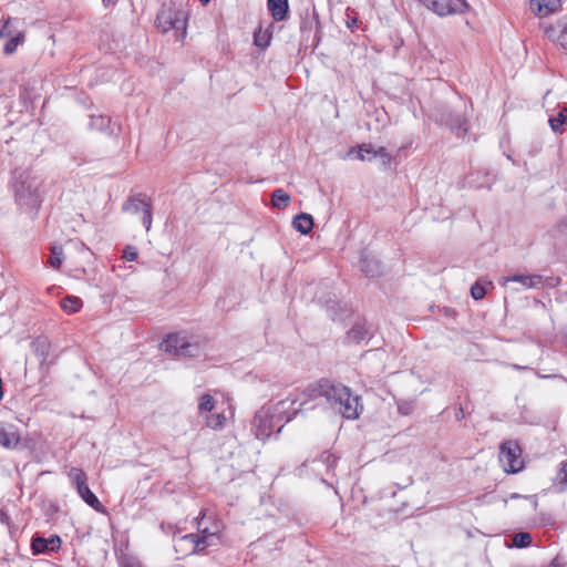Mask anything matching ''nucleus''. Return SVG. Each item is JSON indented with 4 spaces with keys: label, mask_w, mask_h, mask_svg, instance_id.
<instances>
[{
    "label": "nucleus",
    "mask_w": 567,
    "mask_h": 567,
    "mask_svg": "<svg viewBox=\"0 0 567 567\" xmlns=\"http://www.w3.org/2000/svg\"><path fill=\"white\" fill-rule=\"evenodd\" d=\"M224 524L217 518L215 513L210 511L202 512V516L197 519V534H187L183 536L178 545L185 546L190 554L200 553L209 546H216L219 543Z\"/></svg>",
    "instance_id": "nucleus-1"
},
{
    "label": "nucleus",
    "mask_w": 567,
    "mask_h": 567,
    "mask_svg": "<svg viewBox=\"0 0 567 567\" xmlns=\"http://www.w3.org/2000/svg\"><path fill=\"white\" fill-rule=\"evenodd\" d=\"M295 402L289 400H281L274 405L262 406L255 415V434L259 440L268 439L276 426L278 431L281 430L280 422H289L296 414L297 410L292 409Z\"/></svg>",
    "instance_id": "nucleus-2"
},
{
    "label": "nucleus",
    "mask_w": 567,
    "mask_h": 567,
    "mask_svg": "<svg viewBox=\"0 0 567 567\" xmlns=\"http://www.w3.org/2000/svg\"><path fill=\"white\" fill-rule=\"evenodd\" d=\"M326 392V401L331 408L348 420H357L363 406L360 403V396L353 394L352 391L343 384H334L329 382Z\"/></svg>",
    "instance_id": "nucleus-3"
},
{
    "label": "nucleus",
    "mask_w": 567,
    "mask_h": 567,
    "mask_svg": "<svg viewBox=\"0 0 567 567\" xmlns=\"http://www.w3.org/2000/svg\"><path fill=\"white\" fill-rule=\"evenodd\" d=\"M39 182L29 172H22L16 177L14 192L20 206L34 209L40 205Z\"/></svg>",
    "instance_id": "nucleus-4"
},
{
    "label": "nucleus",
    "mask_w": 567,
    "mask_h": 567,
    "mask_svg": "<svg viewBox=\"0 0 567 567\" xmlns=\"http://www.w3.org/2000/svg\"><path fill=\"white\" fill-rule=\"evenodd\" d=\"M329 381H320L318 383H312L308 385L301 394L297 399H288L289 401H292L298 403V408H296L298 411L303 410H310L315 408L316 405H319V401L322 399L326 400V392H328ZM295 409V405L292 406Z\"/></svg>",
    "instance_id": "nucleus-5"
},
{
    "label": "nucleus",
    "mask_w": 567,
    "mask_h": 567,
    "mask_svg": "<svg viewBox=\"0 0 567 567\" xmlns=\"http://www.w3.org/2000/svg\"><path fill=\"white\" fill-rule=\"evenodd\" d=\"M499 462L506 473H518L524 467L522 450L514 441L505 442L501 446Z\"/></svg>",
    "instance_id": "nucleus-6"
},
{
    "label": "nucleus",
    "mask_w": 567,
    "mask_h": 567,
    "mask_svg": "<svg viewBox=\"0 0 567 567\" xmlns=\"http://www.w3.org/2000/svg\"><path fill=\"white\" fill-rule=\"evenodd\" d=\"M157 28L166 33L171 30L182 31L184 37L186 32V14L183 11L173 8H163L156 18Z\"/></svg>",
    "instance_id": "nucleus-7"
},
{
    "label": "nucleus",
    "mask_w": 567,
    "mask_h": 567,
    "mask_svg": "<svg viewBox=\"0 0 567 567\" xmlns=\"http://www.w3.org/2000/svg\"><path fill=\"white\" fill-rule=\"evenodd\" d=\"M161 350L173 355L188 357L194 355L196 347L190 344L186 337L173 333L161 343Z\"/></svg>",
    "instance_id": "nucleus-8"
},
{
    "label": "nucleus",
    "mask_w": 567,
    "mask_h": 567,
    "mask_svg": "<svg viewBox=\"0 0 567 567\" xmlns=\"http://www.w3.org/2000/svg\"><path fill=\"white\" fill-rule=\"evenodd\" d=\"M424 3L440 17L462 13L467 8L465 0H424Z\"/></svg>",
    "instance_id": "nucleus-9"
},
{
    "label": "nucleus",
    "mask_w": 567,
    "mask_h": 567,
    "mask_svg": "<svg viewBox=\"0 0 567 567\" xmlns=\"http://www.w3.org/2000/svg\"><path fill=\"white\" fill-rule=\"evenodd\" d=\"M348 156H354L360 161H371L373 157H381L384 164L389 163L391 159L390 154L384 147L375 150L371 144H362L358 148H351L348 152Z\"/></svg>",
    "instance_id": "nucleus-10"
},
{
    "label": "nucleus",
    "mask_w": 567,
    "mask_h": 567,
    "mask_svg": "<svg viewBox=\"0 0 567 567\" xmlns=\"http://www.w3.org/2000/svg\"><path fill=\"white\" fill-rule=\"evenodd\" d=\"M21 441V434L14 424L0 422V446L14 450Z\"/></svg>",
    "instance_id": "nucleus-11"
},
{
    "label": "nucleus",
    "mask_w": 567,
    "mask_h": 567,
    "mask_svg": "<svg viewBox=\"0 0 567 567\" xmlns=\"http://www.w3.org/2000/svg\"><path fill=\"white\" fill-rule=\"evenodd\" d=\"M545 33L550 41L567 51V16L547 28Z\"/></svg>",
    "instance_id": "nucleus-12"
},
{
    "label": "nucleus",
    "mask_w": 567,
    "mask_h": 567,
    "mask_svg": "<svg viewBox=\"0 0 567 567\" xmlns=\"http://www.w3.org/2000/svg\"><path fill=\"white\" fill-rule=\"evenodd\" d=\"M560 4L561 0H529V9L538 18L555 13Z\"/></svg>",
    "instance_id": "nucleus-13"
},
{
    "label": "nucleus",
    "mask_w": 567,
    "mask_h": 567,
    "mask_svg": "<svg viewBox=\"0 0 567 567\" xmlns=\"http://www.w3.org/2000/svg\"><path fill=\"white\" fill-rule=\"evenodd\" d=\"M509 282H518L525 289L539 288L543 285V277L540 275H523L517 274L508 277H503L501 280L502 286Z\"/></svg>",
    "instance_id": "nucleus-14"
},
{
    "label": "nucleus",
    "mask_w": 567,
    "mask_h": 567,
    "mask_svg": "<svg viewBox=\"0 0 567 567\" xmlns=\"http://www.w3.org/2000/svg\"><path fill=\"white\" fill-rule=\"evenodd\" d=\"M61 547V539L58 536H51L49 538L33 537L31 548L33 554L53 553L59 550Z\"/></svg>",
    "instance_id": "nucleus-15"
},
{
    "label": "nucleus",
    "mask_w": 567,
    "mask_h": 567,
    "mask_svg": "<svg viewBox=\"0 0 567 567\" xmlns=\"http://www.w3.org/2000/svg\"><path fill=\"white\" fill-rule=\"evenodd\" d=\"M81 498L92 508H94L97 512L103 513L104 507L102 506L99 498L95 496V494L90 489L87 484H84L83 486H79L76 489Z\"/></svg>",
    "instance_id": "nucleus-16"
},
{
    "label": "nucleus",
    "mask_w": 567,
    "mask_h": 567,
    "mask_svg": "<svg viewBox=\"0 0 567 567\" xmlns=\"http://www.w3.org/2000/svg\"><path fill=\"white\" fill-rule=\"evenodd\" d=\"M268 9L276 21H282L288 11V0H268Z\"/></svg>",
    "instance_id": "nucleus-17"
},
{
    "label": "nucleus",
    "mask_w": 567,
    "mask_h": 567,
    "mask_svg": "<svg viewBox=\"0 0 567 567\" xmlns=\"http://www.w3.org/2000/svg\"><path fill=\"white\" fill-rule=\"evenodd\" d=\"M206 426L212 430H220L227 422V416L224 411H213L203 417Z\"/></svg>",
    "instance_id": "nucleus-18"
},
{
    "label": "nucleus",
    "mask_w": 567,
    "mask_h": 567,
    "mask_svg": "<svg viewBox=\"0 0 567 567\" xmlns=\"http://www.w3.org/2000/svg\"><path fill=\"white\" fill-rule=\"evenodd\" d=\"M361 269L368 277H375L380 274L381 265L373 256H364L361 259Z\"/></svg>",
    "instance_id": "nucleus-19"
},
{
    "label": "nucleus",
    "mask_w": 567,
    "mask_h": 567,
    "mask_svg": "<svg viewBox=\"0 0 567 567\" xmlns=\"http://www.w3.org/2000/svg\"><path fill=\"white\" fill-rule=\"evenodd\" d=\"M293 227L301 234H308L313 227V219L310 215L301 213L293 218Z\"/></svg>",
    "instance_id": "nucleus-20"
},
{
    "label": "nucleus",
    "mask_w": 567,
    "mask_h": 567,
    "mask_svg": "<svg viewBox=\"0 0 567 567\" xmlns=\"http://www.w3.org/2000/svg\"><path fill=\"white\" fill-rule=\"evenodd\" d=\"M150 206H152L150 199L146 197L137 196L128 200L125 209L133 214H142V212L147 209Z\"/></svg>",
    "instance_id": "nucleus-21"
},
{
    "label": "nucleus",
    "mask_w": 567,
    "mask_h": 567,
    "mask_svg": "<svg viewBox=\"0 0 567 567\" xmlns=\"http://www.w3.org/2000/svg\"><path fill=\"white\" fill-rule=\"evenodd\" d=\"M216 409V401L214 398L206 393L199 398L198 401V413L202 417L213 412Z\"/></svg>",
    "instance_id": "nucleus-22"
},
{
    "label": "nucleus",
    "mask_w": 567,
    "mask_h": 567,
    "mask_svg": "<svg viewBox=\"0 0 567 567\" xmlns=\"http://www.w3.org/2000/svg\"><path fill=\"white\" fill-rule=\"evenodd\" d=\"M290 203V196L281 188H277L271 194V204L278 209H282Z\"/></svg>",
    "instance_id": "nucleus-23"
},
{
    "label": "nucleus",
    "mask_w": 567,
    "mask_h": 567,
    "mask_svg": "<svg viewBox=\"0 0 567 567\" xmlns=\"http://www.w3.org/2000/svg\"><path fill=\"white\" fill-rule=\"evenodd\" d=\"M82 306V300L75 296H68L61 301V308L68 313L78 312Z\"/></svg>",
    "instance_id": "nucleus-24"
},
{
    "label": "nucleus",
    "mask_w": 567,
    "mask_h": 567,
    "mask_svg": "<svg viewBox=\"0 0 567 567\" xmlns=\"http://www.w3.org/2000/svg\"><path fill=\"white\" fill-rule=\"evenodd\" d=\"M68 476L71 483L76 487V489L79 488V486H83L84 484H86L87 481L86 474L81 468L78 467H71L68 473Z\"/></svg>",
    "instance_id": "nucleus-25"
},
{
    "label": "nucleus",
    "mask_w": 567,
    "mask_h": 567,
    "mask_svg": "<svg viewBox=\"0 0 567 567\" xmlns=\"http://www.w3.org/2000/svg\"><path fill=\"white\" fill-rule=\"evenodd\" d=\"M63 261V250L59 246L51 247V255L48 259L50 266L54 269H59Z\"/></svg>",
    "instance_id": "nucleus-26"
},
{
    "label": "nucleus",
    "mask_w": 567,
    "mask_h": 567,
    "mask_svg": "<svg viewBox=\"0 0 567 567\" xmlns=\"http://www.w3.org/2000/svg\"><path fill=\"white\" fill-rule=\"evenodd\" d=\"M567 122V109L561 110L557 116L549 118V125L554 132H560L564 124Z\"/></svg>",
    "instance_id": "nucleus-27"
},
{
    "label": "nucleus",
    "mask_w": 567,
    "mask_h": 567,
    "mask_svg": "<svg viewBox=\"0 0 567 567\" xmlns=\"http://www.w3.org/2000/svg\"><path fill=\"white\" fill-rule=\"evenodd\" d=\"M532 544V535L526 532L517 533L513 537V545L517 548H524Z\"/></svg>",
    "instance_id": "nucleus-28"
},
{
    "label": "nucleus",
    "mask_w": 567,
    "mask_h": 567,
    "mask_svg": "<svg viewBox=\"0 0 567 567\" xmlns=\"http://www.w3.org/2000/svg\"><path fill=\"white\" fill-rule=\"evenodd\" d=\"M21 39H22L21 32H18L17 34L10 37L9 41L4 44V52L9 53V54L13 53L17 50Z\"/></svg>",
    "instance_id": "nucleus-29"
},
{
    "label": "nucleus",
    "mask_w": 567,
    "mask_h": 567,
    "mask_svg": "<svg viewBox=\"0 0 567 567\" xmlns=\"http://www.w3.org/2000/svg\"><path fill=\"white\" fill-rule=\"evenodd\" d=\"M110 123V120L104 116H92L91 126L96 130H104Z\"/></svg>",
    "instance_id": "nucleus-30"
},
{
    "label": "nucleus",
    "mask_w": 567,
    "mask_h": 567,
    "mask_svg": "<svg viewBox=\"0 0 567 567\" xmlns=\"http://www.w3.org/2000/svg\"><path fill=\"white\" fill-rule=\"evenodd\" d=\"M471 295L476 300L483 299L486 295V288L480 282H476L471 288Z\"/></svg>",
    "instance_id": "nucleus-31"
},
{
    "label": "nucleus",
    "mask_w": 567,
    "mask_h": 567,
    "mask_svg": "<svg viewBox=\"0 0 567 567\" xmlns=\"http://www.w3.org/2000/svg\"><path fill=\"white\" fill-rule=\"evenodd\" d=\"M141 220L146 231H148L152 227V206L142 212Z\"/></svg>",
    "instance_id": "nucleus-32"
},
{
    "label": "nucleus",
    "mask_w": 567,
    "mask_h": 567,
    "mask_svg": "<svg viewBox=\"0 0 567 567\" xmlns=\"http://www.w3.org/2000/svg\"><path fill=\"white\" fill-rule=\"evenodd\" d=\"M557 481L559 485H563L561 489L567 487V461L561 464V467L557 475Z\"/></svg>",
    "instance_id": "nucleus-33"
},
{
    "label": "nucleus",
    "mask_w": 567,
    "mask_h": 567,
    "mask_svg": "<svg viewBox=\"0 0 567 567\" xmlns=\"http://www.w3.org/2000/svg\"><path fill=\"white\" fill-rule=\"evenodd\" d=\"M365 336V332H364V329L363 327H354L351 329V331L349 332V338L352 339V340H357V341H360L364 338Z\"/></svg>",
    "instance_id": "nucleus-34"
},
{
    "label": "nucleus",
    "mask_w": 567,
    "mask_h": 567,
    "mask_svg": "<svg viewBox=\"0 0 567 567\" xmlns=\"http://www.w3.org/2000/svg\"><path fill=\"white\" fill-rule=\"evenodd\" d=\"M11 19L6 20L4 24L0 29V38H10L16 34L11 30Z\"/></svg>",
    "instance_id": "nucleus-35"
},
{
    "label": "nucleus",
    "mask_w": 567,
    "mask_h": 567,
    "mask_svg": "<svg viewBox=\"0 0 567 567\" xmlns=\"http://www.w3.org/2000/svg\"><path fill=\"white\" fill-rule=\"evenodd\" d=\"M138 254L136 248L132 246H127L123 251V258L127 261H134L137 258Z\"/></svg>",
    "instance_id": "nucleus-36"
},
{
    "label": "nucleus",
    "mask_w": 567,
    "mask_h": 567,
    "mask_svg": "<svg viewBox=\"0 0 567 567\" xmlns=\"http://www.w3.org/2000/svg\"><path fill=\"white\" fill-rule=\"evenodd\" d=\"M520 497H524L525 499L529 501L532 503V506L534 509L537 507V499L535 496H522L516 493L511 495V499H516V498H520Z\"/></svg>",
    "instance_id": "nucleus-37"
},
{
    "label": "nucleus",
    "mask_w": 567,
    "mask_h": 567,
    "mask_svg": "<svg viewBox=\"0 0 567 567\" xmlns=\"http://www.w3.org/2000/svg\"><path fill=\"white\" fill-rule=\"evenodd\" d=\"M557 227L560 233L567 234V217L561 219Z\"/></svg>",
    "instance_id": "nucleus-38"
},
{
    "label": "nucleus",
    "mask_w": 567,
    "mask_h": 567,
    "mask_svg": "<svg viewBox=\"0 0 567 567\" xmlns=\"http://www.w3.org/2000/svg\"><path fill=\"white\" fill-rule=\"evenodd\" d=\"M105 7L114 4L117 0H102Z\"/></svg>",
    "instance_id": "nucleus-39"
},
{
    "label": "nucleus",
    "mask_w": 567,
    "mask_h": 567,
    "mask_svg": "<svg viewBox=\"0 0 567 567\" xmlns=\"http://www.w3.org/2000/svg\"><path fill=\"white\" fill-rule=\"evenodd\" d=\"M548 567H561L557 559H554Z\"/></svg>",
    "instance_id": "nucleus-40"
},
{
    "label": "nucleus",
    "mask_w": 567,
    "mask_h": 567,
    "mask_svg": "<svg viewBox=\"0 0 567 567\" xmlns=\"http://www.w3.org/2000/svg\"><path fill=\"white\" fill-rule=\"evenodd\" d=\"M354 23H357V20H353V22L348 23V27L354 25Z\"/></svg>",
    "instance_id": "nucleus-41"
},
{
    "label": "nucleus",
    "mask_w": 567,
    "mask_h": 567,
    "mask_svg": "<svg viewBox=\"0 0 567 567\" xmlns=\"http://www.w3.org/2000/svg\"><path fill=\"white\" fill-rule=\"evenodd\" d=\"M354 23H357V20H353V22L348 23V27L354 25Z\"/></svg>",
    "instance_id": "nucleus-42"
},
{
    "label": "nucleus",
    "mask_w": 567,
    "mask_h": 567,
    "mask_svg": "<svg viewBox=\"0 0 567 567\" xmlns=\"http://www.w3.org/2000/svg\"><path fill=\"white\" fill-rule=\"evenodd\" d=\"M354 23H357V20H353V22L348 23V27L354 25Z\"/></svg>",
    "instance_id": "nucleus-43"
},
{
    "label": "nucleus",
    "mask_w": 567,
    "mask_h": 567,
    "mask_svg": "<svg viewBox=\"0 0 567 567\" xmlns=\"http://www.w3.org/2000/svg\"><path fill=\"white\" fill-rule=\"evenodd\" d=\"M199 1L203 2V3L209 2V0H199Z\"/></svg>",
    "instance_id": "nucleus-44"
}]
</instances>
